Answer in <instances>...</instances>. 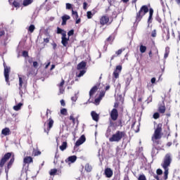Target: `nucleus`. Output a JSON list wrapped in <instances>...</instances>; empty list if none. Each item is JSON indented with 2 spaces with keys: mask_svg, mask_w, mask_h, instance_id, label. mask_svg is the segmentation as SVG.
<instances>
[{
  "mask_svg": "<svg viewBox=\"0 0 180 180\" xmlns=\"http://www.w3.org/2000/svg\"><path fill=\"white\" fill-rule=\"evenodd\" d=\"M172 162V155H171V153H167L165 156L163 164L162 165V167L165 170L164 172L165 180L168 179V171L169 170L168 167L171 165Z\"/></svg>",
  "mask_w": 180,
  "mask_h": 180,
  "instance_id": "f257e3e1",
  "label": "nucleus"
},
{
  "mask_svg": "<svg viewBox=\"0 0 180 180\" xmlns=\"http://www.w3.org/2000/svg\"><path fill=\"white\" fill-rule=\"evenodd\" d=\"M162 131V124H158L152 136V141L153 143V146H158V144H160V141L158 140H160L162 137V136L161 135Z\"/></svg>",
  "mask_w": 180,
  "mask_h": 180,
  "instance_id": "f03ea898",
  "label": "nucleus"
},
{
  "mask_svg": "<svg viewBox=\"0 0 180 180\" xmlns=\"http://www.w3.org/2000/svg\"><path fill=\"white\" fill-rule=\"evenodd\" d=\"M124 136H126L124 131H117L115 134H112V137L109 138V141H110V143H119Z\"/></svg>",
  "mask_w": 180,
  "mask_h": 180,
  "instance_id": "7ed1b4c3",
  "label": "nucleus"
},
{
  "mask_svg": "<svg viewBox=\"0 0 180 180\" xmlns=\"http://www.w3.org/2000/svg\"><path fill=\"white\" fill-rule=\"evenodd\" d=\"M148 7L147 6H143L139 11L136 13V23H139L141 19H143V16L146 15V13H148Z\"/></svg>",
  "mask_w": 180,
  "mask_h": 180,
  "instance_id": "20e7f679",
  "label": "nucleus"
},
{
  "mask_svg": "<svg viewBox=\"0 0 180 180\" xmlns=\"http://www.w3.org/2000/svg\"><path fill=\"white\" fill-rule=\"evenodd\" d=\"M19 94L21 98L23 96L24 94H26V82H25V79L19 76Z\"/></svg>",
  "mask_w": 180,
  "mask_h": 180,
  "instance_id": "39448f33",
  "label": "nucleus"
},
{
  "mask_svg": "<svg viewBox=\"0 0 180 180\" xmlns=\"http://www.w3.org/2000/svg\"><path fill=\"white\" fill-rule=\"evenodd\" d=\"M12 157V153H7L4 155V156L1 158L0 161V168H3L4 165L6 163V161L9 160Z\"/></svg>",
  "mask_w": 180,
  "mask_h": 180,
  "instance_id": "423d86ee",
  "label": "nucleus"
},
{
  "mask_svg": "<svg viewBox=\"0 0 180 180\" xmlns=\"http://www.w3.org/2000/svg\"><path fill=\"white\" fill-rule=\"evenodd\" d=\"M4 65L6 82H7V84L9 85V72H11V68H8V66L5 65V63L4 64Z\"/></svg>",
  "mask_w": 180,
  "mask_h": 180,
  "instance_id": "0eeeda50",
  "label": "nucleus"
},
{
  "mask_svg": "<svg viewBox=\"0 0 180 180\" xmlns=\"http://www.w3.org/2000/svg\"><path fill=\"white\" fill-rule=\"evenodd\" d=\"M54 124V120H53L51 119V117H49L48 120V127L46 129V128H44V131L45 133H46L47 134H49V132L50 131V130H51V128L53 127V125Z\"/></svg>",
  "mask_w": 180,
  "mask_h": 180,
  "instance_id": "6e6552de",
  "label": "nucleus"
},
{
  "mask_svg": "<svg viewBox=\"0 0 180 180\" xmlns=\"http://www.w3.org/2000/svg\"><path fill=\"white\" fill-rule=\"evenodd\" d=\"M110 115L112 120H114V121L117 120V117H119V112H117V110L116 108H113L111 110V112Z\"/></svg>",
  "mask_w": 180,
  "mask_h": 180,
  "instance_id": "1a4fd4ad",
  "label": "nucleus"
},
{
  "mask_svg": "<svg viewBox=\"0 0 180 180\" xmlns=\"http://www.w3.org/2000/svg\"><path fill=\"white\" fill-rule=\"evenodd\" d=\"M86 141V138H85V135H82L80 138L76 141L75 147H79L82 144H84Z\"/></svg>",
  "mask_w": 180,
  "mask_h": 180,
  "instance_id": "9d476101",
  "label": "nucleus"
},
{
  "mask_svg": "<svg viewBox=\"0 0 180 180\" xmlns=\"http://www.w3.org/2000/svg\"><path fill=\"white\" fill-rule=\"evenodd\" d=\"M10 4L15 6V8H20V3L22 0H8Z\"/></svg>",
  "mask_w": 180,
  "mask_h": 180,
  "instance_id": "9b49d317",
  "label": "nucleus"
},
{
  "mask_svg": "<svg viewBox=\"0 0 180 180\" xmlns=\"http://www.w3.org/2000/svg\"><path fill=\"white\" fill-rule=\"evenodd\" d=\"M62 41L61 43L64 47H67L68 46V41L70 38H67V34H63V37H61Z\"/></svg>",
  "mask_w": 180,
  "mask_h": 180,
  "instance_id": "f8f14e48",
  "label": "nucleus"
},
{
  "mask_svg": "<svg viewBox=\"0 0 180 180\" xmlns=\"http://www.w3.org/2000/svg\"><path fill=\"white\" fill-rule=\"evenodd\" d=\"M162 37L166 40H169V28L165 27L163 29Z\"/></svg>",
  "mask_w": 180,
  "mask_h": 180,
  "instance_id": "ddd939ff",
  "label": "nucleus"
},
{
  "mask_svg": "<svg viewBox=\"0 0 180 180\" xmlns=\"http://www.w3.org/2000/svg\"><path fill=\"white\" fill-rule=\"evenodd\" d=\"M6 32V26L2 23L0 24V38L2 37V36H5Z\"/></svg>",
  "mask_w": 180,
  "mask_h": 180,
  "instance_id": "4468645a",
  "label": "nucleus"
},
{
  "mask_svg": "<svg viewBox=\"0 0 180 180\" xmlns=\"http://www.w3.org/2000/svg\"><path fill=\"white\" fill-rule=\"evenodd\" d=\"M104 174L106 178H112V176H113V171L110 168H106L105 169Z\"/></svg>",
  "mask_w": 180,
  "mask_h": 180,
  "instance_id": "2eb2a0df",
  "label": "nucleus"
},
{
  "mask_svg": "<svg viewBox=\"0 0 180 180\" xmlns=\"http://www.w3.org/2000/svg\"><path fill=\"white\" fill-rule=\"evenodd\" d=\"M154 13V10L153 8L149 9V17L148 19V27H150V23L153 22V14Z\"/></svg>",
  "mask_w": 180,
  "mask_h": 180,
  "instance_id": "dca6fc26",
  "label": "nucleus"
},
{
  "mask_svg": "<svg viewBox=\"0 0 180 180\" xmlns=\"http://www.w3.org/2000/svg\"><path fill=\"white\" fill-rule=\"evenodd\" d=\"M70 19H71V17L68 15L62 16V26H65L67 25V20H70Z\"/></svg>",
  "mask_w": 180,
  "mask_h": 180,
  "instance_id": "f3484780",
  "label": "nucleus"
},
{
  "mask_svg": "<svg viewBox=\"0 0 180 180\" xmlns=\"http://www.w3.org/2000/svg\"><path fill=\"white\" fill-rule=\"evenodd\" d=\"M108 22H109V17L106 15L102 16L101 18L100 19L101 25H106Z\"/></svg>",
  "mask_w": 180,
  "mask_h": 180,
  "instance_id": "a211bd4d",
  "label": "nucleus"
},
{
  "mask_svg": "<svg viewBox=\"0 0 180 180\" xmlns=\"http://www.w3.org/2000/svg\"><path fill=\"white\" fill-rule=\"evenodd\" d=\"M91 117H92L93 120H94V122H98V120H99V115H98V113H96V112L91 111Z\"/></svg>",
  "mask_w": 180,
  "mask_h": 180,
  "instance_id": "6ab92c4d",
  "label": "nucleus"
},
{
  "mask_svg": "<svg viewBox=\"0 0 180 180\" xmlns=\"http://www.w3.org/2000/svg\"><path fill=\"white\" fill-rule=\"evenodd\" d=\"M77 161V156L75 155H72V156H70L68 158H67L65 160V162H72V163H74Z\"/></svg>",
  "mask_w": 180,
  "mask_h": 180,
  "instance_id": "aec40b11",
  "label": "nucleus"
},
{
  "mask_svg": "<svg viewBox=\"0 0 180 180\" xmlns=\"http://www.w3.org/2000/svg\"><path fill=\"white\" fill-rule=\"evenodd\" d=\"M27 72V77H30V75H34V71L33 70V68L26 66Z\"/></svg>",
  "mask_w": 180,
  "mask_h": 180,
  "instance_id": "412c9836",
  "label": "nucleus"
},
{
  "mask_svg": "<svg viewBox=\"0 0 180 180\" xmlns=\"http://www.w3.org/2000/svg\"><path fill=\"white\" fill-rule=\"evenodd\" d=\"M86 67V62L82 61L77 65V70H84Z\"/></svg>",
  "mask_w": 180,
  "mask_h": 180,
  "instance_id": "4be33fe9",
  "label": "nucleus"
},
{
  "mask_svg": "<svg viewBox=\"0 0 180 180\" xmlns=\"http://www.w3.org/2000/svg\"><path fill=\"white\" fill-rule=\"evenodd\" d=\"M24 164H30V162H33V158L30 156L25 157L23 160Z\"/></svg>",
  "mask_w": 180,
  "mask_h": 180,
  "instance_id": "5701e85b",
  "label": "nucleus"
},
{
  "mask_svg": "<svg viewBox=\"0 0 180 180\" xmlns=\"http://www.w3.org/2000/svg\"><path fill=\"white\" fill-rule=\"evenodd\" d=\"M15 162V156H12L11 158L10 161L8 162L7 166H8V169H10L12 167V165Z\"/></svg>",
  "mask_w": 180,
  "mask_h": 180,
  "instance_id": "b1692460",
  "label": "nucleus"
},
{
  "mask_svg": "<svg viewBox=\"0 0 180 180\" xmlns=\"http://www.w3.org/2000/svg\"><path fill=\"white\" fill-rule=\"evenodd\" d=\"M57 34H62V37H63L64 34H67V32H65L64 30L57 27Z\"/></svg>",
  "mask_w": 180,
  "mask_h": 180,
  "instance_id": "393cba45",
  "label": "nucleus"
},
{
  "mask_svg": "<svg viewBox=\"0 0 180 180\" xmlns=\"http://www.w3.org/2000/svg\"><path fill=\"white\" fill-rule=\"evenodd\" d=\"M96 91H98V86H93L89 91V96H92V95H94V94H95Z\"/></svg>",
  "mask_w": 180,
  "mask_h": 180,
  "instance_id": "a878e982",
  "label": "nucleus"
},
{
  "mask_svg": "<svg viewBox=\"0 0 180 180\" xmlns=\"http://www.w3.org/2000/svg\"><path fill=\"white\" fill-rule=\"evenodd\" d=\"M9 133H11L9 128H5L1 131V134H4V136H9Z\"/></svg>",
  "mask_w": 180,
  "mask_h": 180,
  "instance_id": "bb28decb",
  "label": "nucleus"
},
{
  "mask_svg": "<svg viewBox=\"0 0 180 180\" xmlns=\"http://www.w3.org/2000/svg\"><path fill=\"white\" fill-rule=\"evenodd\" d=\"M31 4H33V0H24L22 5L23 6H29Z\"/></svg>",
  "mask_w": 180,
  "mask_h": 180,
  "instance_id": "cd10ccee",
  "label": "nucleus"
},
{
  "mask_svg": "<svg viewBox=\"0 0 180 180\" xmlns=\"http://www.w3.org/2000/svg\"><path fill=\"white\" fill-rule=\"evenodd\" d=\"M85 171H86V172H91V171H92V166L89 165V163L86 164Z\"/></svg>",
  "mask_w": 180,
  "mask_h": 180,
  "instance_id": "c85d7f7f",
  "label": "nucleus"
},
{
  "mask_svg": "<svg viewBox=\"0 0 180 180\" xmlns=\"http://www.w3.org/2000/svg\"><path fill=\"white\" fill-rule=\"evenodd\" d=\"M61 151H64L67 149V142H63L62 145L59 147Z\"/></svg>",
  "mask_w": 180,
  "mask_h": 180,
  "instance_id": "c756f323",
  "label": "nucleus"
},
{
  "mask_svg": "<svg viewBox=\"0 0 180 180\" xmlns=\"http://www.w3.org/2000/svg\"><path fill=\"white\" fill-rule=\"evenodd\" d=\"M22 106H23V103H19L18 105L13 107V109L14 110H16V111L20 110V108H22Z\"/></svg>",
  "mask_w": 180,
  "mask_h": 180,
  "instance_id": "7c9ffc66",
  "label": "nucleus"
},
{
  "mask_svg": "<svg viewBox=\"0 0 180 180\" xmlns=\"http://www.w3.org/2000/svg\"><path fill=\"white\" fill-rule=\"evenodd\" d=\"M168 56H169V47L167 46L165 48V53L164 55V58H168Z\"/></svg>",
  "mask_w": 180,
  "mask_h": 180,
  "instance_id": "2f4dec72",
  "label": "nucleus"
},
{
  "mask_svg": "<svg viewBox=\"0 0 180 180\" xmlns=\"http://www.w3.org/2000/svg\"><path fill=\"white\" fill-rule=\"evenodd\" d=\"M132 79H133V78H131V75L127 77V79H126V86H129V85H130V82H131Z\"/></svg>",
  "mask_w": 180,
  "mask_h": 180,
  "instance_id": "473e14b6",
  "label": "nucleus"
},
{
  "mask_svg": "<svg viewBox=\"0 0 180 180\" xmlns=\"http://www.w3.org/2000/svg\"><path fill=\"white\" fill-rule=\"evenodd\" d=\"M146 50H147V47L146 46H143V45L140 46V51H141V53H146Z\"/></svg>",
  "mask_w": 180,
  "mask_h": 180,
  "instance_id": "72a5a7b5",
  "label": "nucleus"
},
{
  "mask_svg": "<svg viewBox=\"0 0 180 180\" xmlns=\"http://www.w3.org/2000/svg\"><path fill=\"white\" fill-rule=\"evenodd\" d=\"M160 113H165V105H161L159 107Z\"/></svg>",
  "mask_w": 180,
  "mask_h": 180,
  "instance_id": "f704fd0d",
  "label": "nucleus"
},
{
  "mask_svg": "<svg viewBox=\"0 0 180 180\" xmlns=\"http://www.w3.org/2000/svg\"><path fill=\"white\" fill-rule=\"evenodd\" d=\"M72 15L73 16V18H75L76 19H78L79 16H78V12L72 10Z\"/></svg>",
  "mask_w": 180,
  "mask_h": 180,
  "instance_id": "c9c22d12",
  "label": "nucleus"
},
{
  "mask_svg": "<svg viewBox=\"0 0 180 180\" xmlns=\"http://www.w3.org/2000/svg\"><path fill=\"white\" fill-rule=\"evenodd\" d=\"M56 174H57V169H51L49 172V174L51 176H54L56 175Z\"/></svg>",
  "mask_w": 180,
  "mask_h": 180,
  "instance_id": "e433bc0d",
  "label": "nucleus"
},
{
  "mask_svg": "<svg viewBox=\"0 0 180 180\" xmlns=\"http://www.w3.org/2000/svg\"><path fill=\"white\" fill-rule=\"evenodd\" d=\"M34 29H35L34 25H31L29 27L28 30L29 32H30V33H33V32H34Z\"/></svg>",
  "mask_w": 180,
  "mask_h": 180,
  "instance_id": "4c0bfd02",
  "label": "nucleus"
},
{
  "mask_svg": "<svg viewBox=\"0 0 180 180\" xmlns=\"http://www.w3.org/2000/svg\"><path fill=\"white\" fill-rule=\"evenodd\" d=\"M85 72H86V71L85 70H80L79 74L77 75V77L79 78V77L84 76Z\"/></svg>",
  "mask_w": 180,
  "mask_h": 180,
  "instance_id": "58836bf2",
  "label": "nucleus"
},
{
  "mask_svg": "<svg viewBox=\"0 0 180 180\" xmlns=\"http://www.w3.org/2000/svg\"><path fill=\"white\" fill-rule=\"evenodd\" d=\"M114 71H116L117 72H122V65H119L116 66V68Z\"/></svg>",
  "mask_w": 180,
  "mask_h": 180,
  "instance_id": "ea45409f",
  "label": "nucleus"
},
{
  "mask_svg": "<svg viewBox=\"0 0 180 180\" xmlns=\"http://www.w3.org/2000/svg\"><path fill=\"white\" fill-rule=\"evenodd\" d=\"M119 74H120V72H116V70H114L113 72V77L116 79L119 78Z\"/></svg>",
  "mask_w": 180,
  "mask_h": 180,
  "instance_id": "a19ab883",
  "label": "nucleus"
},
{
  "mask_svg": "<svg viewBox=\"0 0 180 180\" xmlns=\"http://www.w3.org/2000/svg\"><path fill=\"white\" fill-rule=\"evenodd\" d=\"M93 16H94V14L92 13V11H87V18L88 19H92Z\"/></svg>",
  "mask_w": 180,
  "mask_h": 180,
  "instance_id": "79ce46f5",
  "label": "nucleus"
},
{
  "mask_svg": "<svg viewBox=\"0 0 180 180\" xmlns=\"http://www.w3.org/2000/svg\"><path fill=\"white\" fill-rule=\"evenodd\" d=\"M60 114L64 116H67V110L65 108H63L60 110Z\"/></svg>",
  "mask_w": 180,
  "mask_h": 180,
  "instance_id": "37998d69",
  "label": "nucleus"
},
{
  "mask_svg": "<svg viewBox=\"0 0 180 180\" xmlns=\"http://www.w3.org/2000/svg\"><path fill=\"white\" fill-rule=\"evenodd\" d=\"M138 180H147V178H146V175L144 174H141Z\"/></svg>",
  "mask_w": 180,
  "mask_h": 180,
  "instance_id": "c03bdc74",
  "label": "nucleus"
},
{
  "mask_svg": "<svg viewBox=\"0 0 180 180\" xmlns=\"http://www.w3.org/2000/svg\"><path fill=\"white\" fill-rule=\"evenodd\" d=\"M112 131V130L110 129V127L108 128L107 129V132L105 134L106 137H109V136H110V132Z\"/></svg>",
  "mask_w": 180,
  "mask_h": 180,
  "instance_id": "a18cd8bd",
  "label": "nucleus"
},
{
  "mask_svg": "<svg viewBox=\"0 0 180 180\" xmlns=\"http://www.w3.org/2000/svg\"><path fill=\"white\" fill-rule=\"evenodd\" d=\"M66 9H72V4H70V3H67L66 4Z\"/></svg>",
  "mask_w": 180,
  "mask_h": 180,
  "instance_id": "49530a36",
  "label": "nucleus"
},
{
  "mask_svg": "<svg viewBox=\"0 0 180 180\" xmlns=\"http://www.w3.org/2000/svg\"><path fill=\"white\" fill-rule=\"evenodd\" d=\"M65 89L64 87H59V94L58 95H61V94H64Z\"/></svg>",
  "mask_w": 180,
  "mask_h": 180,
  "instance_id": "de8ad7c7",
  "label": "nucleus"
},
{
  "mask_svg": "<svg viewBox=\"0 0 180 180\" xmlns=\"http://www.w3.org/2000/svg\"><path fill=\"white\" fill-rule=\"evenodd\" d=\"M70 120H72L73 124H75V118L74 117V115H71L70 116Z\"/></svg>",
  "mask_w": 180,
  "mask_h": 180,
  "instance_id": "09e8293b",
  "label": "nucleus"
},
{
  "mask_svg": "<svg viewBox=\"0 0 180 180\" xmlns=\"http://www.w3.org/2000/svg\"><path fill=\"white\" fill-rule=\"evenodd\" d=\"M123 51H124V49H119L117 51L115 52V53L117 56H120V54H122V53H123Z\"/></svg>",
  "mask_w": 180,
  "mask_h": 180,
  "instance_id": "8fccbe9b",
  "label": "nucleus"
},
{
  "mask_svg": "<svg viewBox=\"0 0 180 180\" xmlns=\"http://www.w3.org/2000/svg\"><path fill=\"white\" fill-rule=\"evenodd\" d=\"M77 99H78V96H77V94H75V96L71 98V101H72L73 102H77Z\"/></svg>",
  "mask_w": 180,
  "mask_h": 180,
  "instance_id": "3c124183",
  "label": "nucleus"
},
{
  "mask_svg": "<svg viewBox=\"0 0 180 180\" xmlns=\"http://www.w3.org/2000/svg\"><path fill=\"white\" fill-rule=\"evenodd\" d=\"M74 35V30H71L68 32V36L70 37V36Z\"/></svg>",
  "mask_w": 180,
  "mask_h": 180,
  "instance_id": "603ef678",
  "label": "nucleus"
},
{
  "mask_svg": "<svg viewBox=\"0 0 180 180\" xmlns=\"http://www.w3.org/2000/svg\"><path fill=\"white\" fill-rule=\"evenodd\" d=\"M32 65L34 68H37L39 67V63H37V61H34Z\"/></svg>",
  "mask_w": 180,
  "mask_h": 180,
  "instance_id": "864d4df0",
  "label": "nucleus"
},
{
  "mask_svg": "<svg viewBox=\"0 0 180 180\" xmlns=\"http://www.w3.org/2000/svg\"><path fill=\"white\" fill-rule=\"evenodd\" d=\"M158 117H160V113H158V112H155V113L153 114V118H154V119H158Z\"/></svg>",
  "mask_w": 180,
  "mask_h": 180,
  "instance_id": "5fc2aeb1",
  "label": "nucleus"
},
{
  "mask_svg": "<svg viewBox=\"0 0 180 180\" xmlns=\"http://www.w3.org/2000/svg\"><path fill=\"white\" fill-rule=\"evenodd\" d=\"M101 101H102V98H101V97H98L95 99V103H97V105H99V103L101 102Z\"/></svg>",
  "mask_w": 180,
  "mask_h": 180,
  "instance_id": "6e6d98bb",
  "label": "nucleus"
},
{
  "mask_svg": "<svg viewBox=\"0 0 180 180\" xmlns=\"http://www.w3.org/2000/svg\"><path fill=\"white\" fill-rule=\"evenodd\" d=\"M105 91H101V92L100 93V95H99L98 98H100L101 99H102V98H103V96H105Z\"/></svg>",
  "mask_w": 180,
  "mask_h": 180,
  "instance_id": "4d7b16f0",
  "label": "nucleus"
},
{
  "mask_svg": "<svg viewBox=\"0 0 180 180\" xmlns=\"http://www.w3.org/2000/svg\"><path fill=\"white\" fill-rule=\"evenodd\" d=\"M156 172L158 175H162V170L161 169H158Z\"/></svg>",
  "mask_w": 180,
  "mask_h": 180,
  "instance_id": "13d9d810",
  "label": "nucleus"
},
{
  "mask_svg": "<svg viewBox=\"0 0 180 180\" xmlns=\"http://www.w3.org/2000/svg\"><path fill=\"white\" fill-rule=\"evenodd\" d=\"M151 36H152V37H155L157 36V31H155V30H154L152 32Z\"/></svg>",
  "mask_w": 180,
  "mask_h": 180,
  "instance_id": "bf43d9fd",
  "label": "nucleus"
},
{
  "mask_svg": "<svg viewBox=\"0 0 180 180\" xmlns=\"http://www.w3.org/2000/svg\"><path fill=\"white\" fill-rule=\"evenodd\" d=\"M27 56H29V53H27V51H24L22 52V57H27Z\"/></svg>",
  "mask_w": 180,
  "mask_h": 180,
  "instance_id": "052dcab7",
  "label": "nucleus"
},
{
  "mask_svg": "<svg viewBox=\"0 0 180 180\" xmlns=\"http://www.w3.org/2000/svg\"><path fill=\"white\" fill-rule=\"evenodd\" d=\"M155 19L159 23H161V22H162V20H161V18H160V16H157Z\"/></svg>",
  "mask_w": 180,
  "mask_h": 180,
  "instance_id": "680f3d73",
  "label": "nucleus"
},
{
  "mask_svg": "<svg viewBox=\"0 0 180 180\" xmlns=\"http://www.w3.org/2000/svg\"><path fill=\"white\" fill-rule=\"evenodd\" d=\"M86 6H88V3L84 2L83 3V9L86 10Z\"/></svg>",
  "mask_w": 180,
  "mask_h": 180,
  "instance_id": "e2e57ef3",
  "label": "nucleus"
},
{
  "mask_svg": "<svg viewBox=\"0 0 180 180\" xmlns=\"http://www.w3.org/2000/svg\"><path fill=\"white\" fill-rule=\"evenodd\" d=\"M114 39H115V38H113V37L110 36V37L107 39V41H112V40H113Z\"/></svg>",
  "mask_w": 180,
  "mask_h": 180,
  "instance_id": "0e129e2a",
  "label": "nucleus"
},
{
  "mask_svg": "<svg viewBox=\"0 0 180 180\" xmlns=\"http://www.w3.org/2000/svg\"><path fill=\"white\" fill-rule=\"evenodd\" d=\"M50 41V38H44V43H49Z\"/></svg>",
  "mask_w": 180,
  "mask_h": 180,
  "instance_id": "69168bd1",
  "label": "nucleus"
},
{
  "mask_svg": "<svg viewBox=\"0 0 180 180\" xmlns=\"http://www.w3.org/2000/svg\"><path fill=\"white\" fill-rule=\"evenodd\" d=\"M61 106H65V101L64 100L60 101Z\"/></svg>",
  "mask_w": 180,
  "mask_h": 180,
  "instance_id": "338daca9",
  "label": "nucleus"
},
{
  "mask_svg": "<svg viewBox=\"0 0 180 180\" xmlns=\"http://www.w3.org/2000/svg\"><path fill=\"white\" fill-rule=\"evenodd\" d=\"M64 79H62V82L60 83V84H59V87H63V85H64Z\"/></svg>",
  "mask_w": 180,
  "mask_h": 180,
  "instance_id": "774afa93",
  "label": "nucleus"
}]
</instances>
